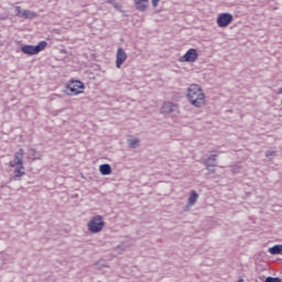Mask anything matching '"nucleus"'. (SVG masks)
Here are the masks:
<instances>
[{"mask_svg": "<svg viewBox=\"0 0 282 282\" xmlns=\"http://www.w3.org/2000/svg\"><path fill=\"white\" fill-rule=\"evenodd\" d=\"M23 175H25V166L23 165L15 166L13 171L14 180H20V177H23Z\"/></svg>", "mask_w": 282, "mask_h": 282, "instance_id": "obj_11", "label": "nucleus"}, {"mask_svg": "<svg viewBox=\"0 0 282 282\" xmlns=\"http://www.w3.org/2000/svg\"><path fill=\"white\" fill-rule=\"evenodd\" d=\"M180 111V107L177 104H174L173 101H165L161 107V113L164 116H169L171 113H177Z\"/></svg>", "mask_w": 282, "mask_h": 282, "instance_id": "obj_5", "label": "nucleus"}, {"mask_svg": "<svg viewBox=\"0 0 282 282\" xmlns=\"http://www.w3.org/2000/svg\"><path fill=\"white\" fill-rule=\"evenodd\" d=\"M113 7H115V8H118V3H115Z\"/></svg>", "mask_w": 282, "mask_h": 282, "instance_id": "obj_25", "label": "nucleus"}, {"mask_svg": "<svg viewBox=\"0 0 282 282\" xmlns=\"http://www.w3.org/2000/svg\"><path fill=\"white\" fill-rule=\"evenodd\" d=\"M197 199H199V194H197V192L195 191H192L188 197L187 205L195 206V204H197Z\"/></svg>", "mask_w": 282, "mask_h": 282, "instance_id": "obj_12", "label": "nucleus"}, {"mask_svg": "<svg viewBox=\"0 0 282 282\" xmlns=\"http://www.w3.org/2000/svg\"><path fill=\"white\" fill-rule=\"evenodd\" d=\"M238 282H243V279H239Z\"/></svg>", "mask_w": 282, "mask_h": 282, "instance_id": "obj_26", "label": "nucleus"}, {"mask_svg": "<svg viewBox=\"0 0 282 282\" xmlns=\"http://www.w3.org/2000/svg\"><path fill=\"white\" fill-rule=\"evenodd\" d=\"M47 47L46 41H41L37 45H23L21 47V52L23 54H26L28 56H34L36 54H40V52H43Z\"/></svg>", "mask_w": 282, "mask_h": 282, "instance_id": "obj_3", "label": "nucleus"}, {"mask_svg": "<svg viewBox=\"0 0 282 282\" xmlns=\"http://www.w3.org/2000/svg\"><path fill=\"white\" fill-rule=\"evenodd\" d=\"M66 89L69 91L67 93L68 96H79V94L85 91V84L80 80H70L69 84L66 85Z\"/></svg>", "mask_w": 282, "mask_h": 282, "instance_id": "obj_4", "label": "nucleus"}, {"mask_svg": "<svg viewBox=\"0 0 282 282\" xmlns=\"http://www.w3.org/2000/svg\"><path fill=\"white\" fill-rule=\"evenodd\" d=\"M161 0H151L153 8H158Z\"/></svg>", "mask_w": 282, "mask_h": 282, "instance_id": "obj_21", "label": "nucleus"}, {"mask_svg": "<svg viewBox=\"0 0 282 282\" xmlns=\"http://www.w3.org/2000/svg\"><path fill=\"white\" fill-rule=\"evenodd\" d=\"M232 23V14L230 13H223L217 19L218 28H226Z\"/></svg>", "mask_w": 282, "mask_h": 282, "instance_id": "obj_8", "label": "nucleus"}, {"mask_svg": "<svg viewBox=\"0 0 282 282\" xmlns=\"http://www.w3.org/2000/svg\"><path fill=\"white\" fill-rule=\"evenodd\" d=\"M198 58V54H197V50L195 48H189L184 56L181 57V61L183 63H195V61H197Z\"/></svg>", "mask_w": 282, "mask_h": 282, "instance_id": "obj_7", "label": "nucleus"}, {"mask_svg": "<svg viewBox=\"0 0 282 282\" xmlns=\"http://www.w3.org/2000/svg\"><path fill=\"white\" fill-rule=\"evenodd\" d=\"M23 155H25V151L23 149H20L18 152L14 153V159L9 163V166H11V169H17V166H22Z\"/></svg>", "mask_w": 282, "mask_h": 282, "instance_id": "obj_6", "label": "nucleus"}, {"mask_svg": "<svg viewBox=\"0 0 282 282\" xmlns=\"http://www.w3.org/2000/svg\"><path fill=\"white\" fill-rule=\"evenodd\" d=\"M105 229V218L100 215H97L87 223V230L93 235H98Z\"/></svg>", "mask_w": 282, "mask_h": 282, "instance_id": "obj_2", "label": "nucleus"}, {"mask_svg": "<svg viewBox=\"0 0 282 282\" xmlns=\"http://www.w3.org/2000/svg\"><path fill=\"white\" fill-rule=\"evenodd\" d=\"M269 252L270 254H282V245H274L269 248Z\"/></svg>", "mask_w": 282, "mask_h": 282, "instance_id": "obj_14", "label": "nucleus"}, {"mask_svg": "<svg viewBox=\"0 0 282 282\" xmlns=\"http://www.w3.org/2000/svg\"><path fill=\"white\" fill-rule=\"evenodd\" d=\"M29 160H32L34 162L35 160H41V156L36 158V150L35 149H30L29 150Z\"/></svg>", "mask_w": 282, "mask_h": 282, "instance_id": "obj_17", "label": "nucleus"}, {"mask_svg": "<svg viewBox=\"0 0 282 282\" xmlns=\"http://www.w3.org/2000/svg\"><path fill=\"white\" fill-rule=\"evenodd\" d=\"M22 17L24 19H34V17H36V13L34 11L23 10L22 11Z\"/></svg>", "mask_w": 282, "mask_h": 282, "instance_id": "obj_15", "label": "nucleus"}, {"mask_svg": "<svg viewBox=\"0 0 282 282\" xmlns=\"http://www.w3.org/2000/svg\"><path fill=\"white\" fill-rule=\"evenodd\" d=\"M265 282H281V278L268 276V278L265 279Z\"/></svg>", "mask_w": 282, "mask_h": 282, "instance_id": "obj_18", "label": "nucleus"}, {"mask_svg": "<svg viewBox=\"0 0 282 282\" xmlns=\"http://www.w3.org/2000/svg\"><path fill=\"white\" fill-rule=\"evenodd\" d=\"M15 14H17V17H23V9H21V7H17Z\"/></svg>", "mask_w": 282, "mask_h": 282, "instance_id": "obj_19", "label": "nucleus"}, {"mask_svg": "<svg viewBox=\"0 0 282 282\" xmlns=\"http://www.w3.org/2000/svg\"><path fill=\"white\" fill-rule=\"evenodd\" d=\"M274 153H276V152H274V151H267L265 156L267 158H272V155H274Z\"/></svg>", "mask_w": 282, "mask_h": 282, "instance_id": "obj_22", "label": "nucleus"}, {"mask_svg": "<svg viewBox=\"0 0 282 282\" xmlns=\"http://www.w3.org/2000/svg\"><path fill=\"white\" fill-rule=\"evenodd\" d=\"M128 142L131 149H138V147H140V139L138 138L129 139Z\"/></svg>", "mask_w": 282, "mask_h": 282, "instance_id": "obj_16", "label": "nucleus"}, {"mask_svg": "<svg viewBox=\"0 0 282 282\" xmlns=\"http://www.w3.org/2000/svg\"><path fill=\"white\" fill-rule=\"evenodd\" d=\"M128 56H127V52H124L122 50V47H119L117 50V55H116V67L118 69H120V67H122V65L124 64V62L127 61Z\"/></svg>", "mask_w": 282, "mask_h": 282, "instance_id": "obj_9", "label": "nucleus"}, {"mask_svg": "<svg viewBox=\"0 0 282 282\" xmlns=\"http://www.w3.org/2000/svg\"><path fill=\"white\" fill-rule=\"evenodd\" d=\"M187 99L193 107L198 109L199 107H204L206 105V95L204 94L202 86L197 84L189 85L187 89Z\"/></svg>", "mask_w": 282, "mask_h": 282, "instance_id": "obj_1", "label": "nucleus"}, {"mask_svg": "<svg viewBox=\"0 0 282 282\" xmlns=\"http://www.w3.org/2000/svg\"><path fill=\"white\" fill-rule=\"evenodd\" d=\"M138 10H142V0H134Z\"/></svg>", "mask_w": 282, "mask_h": 282, "instance_id": "obj_20", "label": "nucleus"}, {"mask_svg": "<svg viewBox=\"0 0 282 282\" xmlns=\"http://www.w3.org/2000/svg\"><path fill=\"white\" fill-rule=\"evenodd\" d=\"M278 94L281 95L282 94V88L278 89Z\"/></svg>", "mask_w": 282, "mask_h": 282, "instance_id": "obj_23", "label": "nucleus"}, {"mask_svg": "<svg viewBox=\"0 0 282 282\" xmlns=\"http://www.w3.org/2000/svg\"><path fill=\"white\" fill-rule=\"evenodd\" d=\"M142 3H149V0H142Z\"/></svg>", "mask_w": 282, "mask_h": 282, "instance_id": "obj_24", "label": "nucleus"}, {"mask_svg": "<svg viewBox=\"0 0 282 282\" xmlns=\"http://www.w3.org/2000/svg\"><path fill=\"white\" fill-rule=\"evenodd\" d=\"M108 3H113V1H111V0H108Z\"/></svg>", "mask_w": 282, "mask_h": 282, "instance_id": "obj_27", "label": "nucleus"}, {"mask_svg": "<svg viewBox=\"0 0 282 282\" xmlns=\"http://www.w3.org/2000/svg\"><path fill=\"white\" fill-rule=\"evenodd\" d=\"M99 171H100L101 175H111V165L101 164L99 166Z\"/></svg>", "mask_w": 282, "mask_h": 282, "instance_id": "obj_13", "label": "nucleus"}, {"mask_svg": "<svg viewBox=\"0 0 282 282\" xmlns=\"http://www.w3.org/2000/svg\"><path fill=\"white\" fill-rule=\"evenodd\" d=\"M205 166L207 171H210V169H215V166H217V154L209 155L205 161Z\"/></svg>", "mask_w": 282, "mask_h": 282, "instance_id": "obj_10", "label": "nucleus"}]
</instances>
